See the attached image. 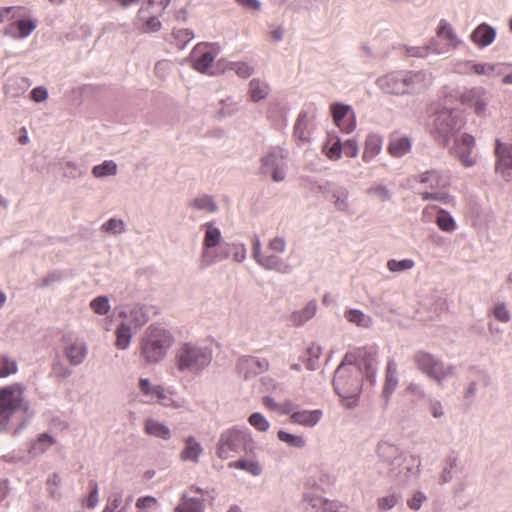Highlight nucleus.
Masks as SVG:
<instances>
[{
	"label": "nucleus",
	"instance_id": "1",
	"mask_svg": "<svg viewBox=\"0 0 512 512\" xmlns=\"http://www.w3.org/2000/svg\"><path fill=\"white\" fill-rule=\"evenodd\" d=\"M378 86L389 94H405L420 92L428 88L431 83V75L418 72H393L387 74L377 81Z\"/></svg>",
	"mask_w": 512,
	"mask_h": 512
},
{
	"label": "nucleus",
	"instance_id": "2",
	"mask_svg": "<svg viewBox=\"0 0 512 512\" xmlns=\"http://www.w3.org/2000/svg\"><path fill=\"white\" fill-rule=\"evenodd\" d=\"M173 342L174 338L167 329L150 325L141 340V355L147 362L156 363L165 357Z\"/></svg>",
	"mask_w": 512,
	"mask_h": 512
},
{
	"label": "nucleus",
	"instance_id": "3",
	"mask_svg": "<svg viewBox=\"0 0 512 512\" xmlns=\"http://www.w3.org/2000/svg\"><path fill=\"white\" fill-rule=\"evenodd\" d=\"M175 359L180 371L198 372L209 365L211 352L192 343H184L176 351Z\"/></svg>",
	"mask_w": 512,
	"mask_h": 512
},
{
	"label": "nucleus",
	"instance_id": "4",
	"mask_svg": "<svg viewBox=\"0 0 512 512\" xmlns=\"http://www.w3.org/2000/svg\"><path fill=\"white\" fill-rule=\"evenodd\" d=\"M418 182L426 185L429 189L426 191L420 192V195L423 200H434L439 201L444 204H452L454 202L453 197H451L447 192L444 191L449 185L450 180L449 177L442 174L437 170L426 171L418 176Z\"/></svg>",
	"mask_w": 512,
	"mask_h": 512
},
{
	"label": "nucleus",
	"instance_id": "5",
	"mask_svg": "<svg viewBox=\"0 0 512 512\" xmlns=\"http://www.w3.org/2000/svg\"><path fill=\"white\" fill-rule=\"evenodd\" d=\"M252 443L251 435L244 430L232 428L221 435L217 455L222 459H228L246 450L247 446Z\"/></svg>",
	"mask_w": 512,
	"mask_h": 512
},
{
	"label": "nucleus",
	"instance_id": "6",
	"mask_svg": "<svg viewBox=\"0 0 512 512\" xmlns=\"http://www.w3.org/2000/svg\"><path fill=\"white\" fill-rule=\"evenodd\" d=\"M414 362L420 371L438 383L453 374V367L445 366L441 360L428 352H417L414 355Z\"/></svg>",
	"mask_w": 512,
	"mask_h": 512
},
{
	"label": "nucleus",
	"instance_id": "7",
	"mask_svg": "<svg viewBox=\"0 0 512 512\" xmlns=\"http://www.w3.org/2000/svg\"><path fill=\"white\" fill-rule=\"evenodd\" d=\"M23 393L24 387L18 383L0 389V419H8L23 406Z\"/></svg>",
	"mask_w": 512,
	"mask_h": 512
},
{
	"label": "nucleus",
	"instance_id": "8",
	"mask_svg": "<svg viewBox=\"0 0 512 512\" xmlns=\"http://www.w3.org/2000/svg\"><path fill=\"white\" fill-rule=\"evenodd\" d=\"M476 146L475 138L470 134H462L455 141V154L464 167H472L477 163V155L473 153Z\"/></svg>",
	"mask_w": 512,
	"mask_h": 512
},
{
	"label": "nucleus",
	"instance_id": "9",
	"mask_svg": "<svg viewBox=\"0 0 512 512\" xmlns=\"http://www.w3.org/2000/svg\"><path fill=\"white\" fill-rule=\"evenodd\" d=\"M334 123L344 133H351L356 127V117L349 105L333 103L330 107Z\"/></svg>",
	"mask_w": 512,
	"mask_h": 512
},
{
	"label": "nucleus",
	"instance_id": "10",
	"mask_svg": "<svg viewBox=\"0 0 512 512\" xmlns=\"http://www.w3.org/2000/svg\"><path fill=\"white\" fill-rule=\"evenodd\" d=\"M460 102L473 109L477 115L483 116L488 105L487 93L483 88L474 87L460 95Z\"/></svg>",
	"mask_w": 512,
	"mask_h": 512
},
{
	"label": "nucleus",
	"instance_id": "11",
	"mask_svg": "<svg viewBox=\"0 0 512 512\" xmlns=\"http://www.w3.org/2000/svg\"><path fill=\"white\" fill-rule=\"evenodd\" d=\"M206 233L204 237V250L201 255V267L205 268L212 265L217 260V255L210 249L217 246L221 239V233L218 228L211 224H205Z\"/></svg>",
	"mask_w": 512,
	"mask_h": 512
},
{
	"label": "nucleus",
	"instance_id": "12",
	"mask_svg": "<svg viewBox=\"0 0 512 512\" xmlns=\"http://www.w3.org/2000/svg\"><path fill=\"white\" fill-rule=\"evenodd\" d=\"M333 386L336 393L344 399H353L358 396L360 391L359 382L356 378L345 377L343 371L339 368L336 371Z\"/></svg>",
	"mask_w": 512,
	"mask_h": 512
},
{
	"label": "nucleus",
	"instance_id": "13",
	"mask_svg": "<svg viewBox=\"0 0 512 512\" xmlns=\"http://www.w3.org/2000/svg\"><path fill=\"white\" fill-rule=\"evenodd\" d=\"M495 154L497 157L495 170L505 181L512 180V150L496 140Z\"/></svg>",
	"mask_w": 512,
	"mask_h": 512
},
{
	"label": "nucleus",
	"instance_id": "14",
	"mask_svg": "<svg viewBox=\"0 0 512 512\" xmlns=\"http://www.w3.org/2000/svg\"><path fill=\"white\" fill-rule=\"evenodd\" d=\"M284 154L281 150L273 151L262 159L265 172H271L275 181H282L285 177L284 173Z\"/></svg>",
	"mask_w": 512,
	"mask_h": 512
},
{
	"label": "nucleus",
	"instance_id": "15",
	"mask_svg": "<svg viewBox=\"0 0 512 512\" xmlns=\"http://www.w3.org/2000/svg\"><path fill=\"white\" fill-rule=\"evenodd\" d=\"M191 59L197 71L206 72L214 61V54L208 45L198 44L192 51Z\"/></svg>",
	"mask_w": 512,
	"mask_h": 512
},
{
	"label": "nucleus",
	"instance_id": "16",
	"mask_svg": "<svg viewBox=\"0 0 512 512\" xmlns=\"http://www.w3.org/2000/svg\"><path fill=\"white\" fill-rule=\"evenodd\" d=\"M254 256L263 267L276 270L282 273L289 271V266L284 263L278 254L271 252L270 254H261L260 243L257 240L254 245Z\"/></svg>",
	"mask_w": 512,
	"mask_h": 512
},
{
	"label": "nucleus",
	"instance_id": "17",
	"mask_svg": "<svg viewBox=\"0 0 512 512\" xmlns=\"http://www.w3.org/2000/svg\"><path fill=\"white\" fill-rule=\"evenodd\" d=\"M64 354L71 365H79L87 356V346L80 340L66 342Z\"/></svg>",
	"mask_w": 512,
	"mask_h": 512
},
{
	"label": "nucleus",
	"instance_id": "18",
	"mask_svg": "<svg viewBox=\"0 0 512 512\" xmlns=\"http://www.w3.org/2000/svg\"><path fill=\"white\" fill-rule=\"evenodd\" d=\"M435 128L444 138H447L457 128V118L451 111H441L437 114Z\"/></svg>",
	"mask_w": 512,
	"mask_h": 512
},
{
	"label": "nucleus",
	"instance_id": "19",
	"mask_svg": "<svg viewBox=\"0 0 512 512\" xmlns=\"http://www.w3.org/2000/svg\"><path fill=\"white\" fill-rule=\"evenodd\" d=\"M322 415L323 413L319 409L297 411L291 414L290 421L302 426L313 427L321 420Z\"/></svg>",
	"mask_w": 512,
	"mask_h": 512
},
{
	"label": "nucleus",
	"instance_id": "20",
	"mask_svg": "<svg viewBox=\"0 0 512 512\" xmlns=\"http://www.w3.org/2000/svg\"><path fill=\"white\" fill-rule=\"evenodd\" d=\"M309 503L317 512H340L345 506L338 501H331L320 496L311 497Z\"/></svg>",
	"mask_w": 512,
	"mask_h": 512
},
{
	"label": "nucleus",
	"instance_id": "21",
	"mask_svg": "<svg viewBox=\"0 0 512 512\" xmlns=\"http://www.w3.org/2000/svg\"><path fill=\"white\" fill-rule=\"evenodd\" d=\"M411 149V141L406 136H393L388 145V152L394 157H401Z\"/></svg>",
	"mask_w": 512,
	"mask_h": 512
},
{
	"label": "nucleus",
	"instance_id": "22",
	"mask_svg": "<svg viewBox=\"0 0 512 512\" xmlns=\"http://www.w3.org/2000/svg\"><path fill=\"white\" fill-rule=\"evenodd\" d=\"M36 28V23L31 19H22L9 25L8 31L14 37L24 38L29 36Z\"/></svg>",
	"mask_w": 512,
	"mask_h": 512
},
{
	"label": "nucleus",
	"instance_id": "23",
	"mask_svg": "<svg viewBox=\"0 0 512 512\" xmlns=\"http://www.w3.org/2000/svg\"><path fill=\"white\" fill-rule=\"evenodd\" d=\"M382 149V138L376 134L368 135L365 141L363 160L370 161L380 153Z\"/></svg>",
	"mask_w": 512,
	"mask_h": 512
},
{
	"label": "nucleus",
	"instance_id": "24",
	"mask_svg": "<svg viewBox=\"0 0 512 512\" xmlns=\"http://www.w3.org/2000/svg\"><path fill=\"white\" fill-rule=\"evenodd\" d=\"M202 451L203 449L200 443L197 442L193 437H188L185 440V448L181 452V459L184 461L190 460L197 463Z\"/></svg>",
	"mask_w": 512,
	"mask_h": 512
},
{
	"label": "nucleus",
	"instance_id": "25",
	"mask_svg": "<svg viewBox=\"0 0 512 512\" xmlns=\"http://www.w3.org/2000/svg\"><path fill=\"white\" fill-rule=\"evenodd\" d=\"M473 42L480 46L491 44L495 38L494 30L487 25H480L471 35Z\"/></svg>",
	"mask_w": 512,
	"mask_h": 512
},
{
	"label": "nucleus",
	"instance_id": "26",
	"mask_svg": "<svg viewBox=\"0 0 512 512\" xmlns=\"http://www.w3.org/2000/svg\"><path fill=\"white\" fill-rule=\"evenodd\" d=\"M241 369H247L251 374H260L266 371L269 367V362L266 359H257L255 357H248L241 361Z\"/></svg>",
	"mask_w": 512,
	"mask_h": 512
},
{
	"label": "nucleus",
	"instance_id": "27",
	"mask_svg": "<svg viewBox=\"0 0 512 512\" xmlns=\"http://www.w3.org/2000/svg\"><path fill=\"white\" fill-rule=\"evenodd\" d=\"M228 466L230 468L245 470L253 476H258L262 472L260 463L254 459H240L230 462Z\"/></svg>",
	"mask_w": 512,
	"mask_h": 512
},
{
	"label": "nucleus",
	"instance_id": "28",
	"mask_svg": "<svg viewBox=\"0 0 512 512\" xmlns=\"http://www.w3.org/2000/svg\"><path fill=\"white\" fill-rule=\"evenodd\" d=\"M145 432L149 435L159 437L162 439L170 438L169 428L154 419H148L145 422Z\"/></svg>",
	"mask_w": 512,
	"mask_h": 512
},
{
	"label": "nucleus",
	"instance_id": "29",
	"mask_svg": "<svg viewBox=\"0 0 512 512\" xmlns=\"http://www.w3.org/2000/svg\"><path fill=\"white\" fill-rule=\"evenodd\" d=\"M203 503L199 499L188 498L186 494H183L180 503L175 508V512H202Z\"/></svg>",
	"mask_w": 512,
	"mask_h": 512
},
{
	"label": "nucleus",
	"instance_id": "30",
	"mask_svg": "<svg viewBox=\"0 0 512 512\" xmlns=\"http://www.w3.org/2000/svg\"><path fill=\"white\" fill-rule=\"evenodd\" d=\"M294 136L302 142L310 139L309 122L306 113H301L294 126Z\"/></svg>",
	"mask_w": 512,
	"mask_h": 512
},
{
	"label": "nucleus",
	"instance_id": "31",
	"mask_svg": "<svg viewBox=\"0 0 512 512\" xmlns=\"http://www.w3.org/2000/svg\"><path fill=\"white\" fill-rule=\"evenodd\" d=\"M139 22H142L139 25V30L143 33L156 32L161 28V22L157 17H149L145 19L143 9H140L138 12V23Z\"/></svg>",
	"mask_w": 512,
	"mask_h": 512
},
{
	"label": "nucleus",
	"instance_id": "32",
	"mask_svg": "<svg viewBox=\"0 0 512 512\" xmlns=\"http://www.w3.org/2000/svg\"><path fill=\"white\" fill-rule=\"evenodd\" d=\"M249 93L251 99L257 102L264 99L268 95L269 88L265 83L257 79H253L249 83Z\"/></svg>",
	"mask_w": 512,
	"mask_h": 512
},
{
	"label": "nucleus",
	"instance_id": "33",
	"mask_svg": "<svg viewBox=\"0 0 512 512\" xmlns=\"http://www.w3.org/2000/svg\"><path fill=\"white\" fill-rule=\"evenodd\" d=\"M132 333L127 324H120L116 329V342L115 345L118 349H126L131 341Z\"/></svg>",
	"mask_w": 512,
	"mask_h": 512
},
{
	"label": "nucleus",
	"instance_id": "34",
	"mask_svg": "<svg viewBox=\"0 0 512 512\" xmlns=\"http://www.w3.org/2000/svg\"><path fill=\"white\" fill-rule=\"evenodd\" d=\"M436 224L442 231L453 232L456 229V222L447 211L439 209L436 217Z\"/></svg>",
	"mask_w": 512,
	"mask_h": 512
},
{
	"label": "nucleus",
	"instance_id": "35",
	"mask_svg": "<svg viewBox=\"0 0 512 512\" xmlns=\"http://www.w3.org/2000/svg\"><path fill=\"white\" fill-rule=\"evenodd\" d=\"M172 37L177 48L183 49L194 38V33L190 29L179 28L173 30Z\"/></svg>",
	"mask_w": 512,
	"mask_h": 512
},
{
	"label": "nucleus",
	"instance_id": "36",
	"mask_svg": "<svg viewBox=\"0 0 512 512\" xmlns=\"http://www.w3.org/2000/svg\"><path fill=\"white\" fill-rule=\"evenodd\" d=\"M316 313V303H308L301 311L294 312L292 320L295 324L301 325L311 319Z\"/></svg>",
	"mask_w": 512,
	"mask_h": 512
},
{
	"label": "nucleus",
	"instance_id": "37",
	"mask_svg": "<svg viewBox=\"0 0 512 512\" xmlns=\"http://www.w3.org/2000/svg\"><path fill=\"white\" fill-rule=\"evenodd\" d=\"M437 35L438 37L446 40L448 46L456 47L458 43L457 36L455 35L452 27L448 23L443 21L440 23L437 30Z\"/></svg>",
	"mask_w": 512,
	"mask_h": 512
},
{
	"label": "nucleus",
	"instance_id": "38",
	"mask_svg": "<svg viewBox=\"0 0 512 512\" xmlns=\"http://www.w3.org/2000/svg\"><path fill=\"white\" fill-rule=\"evenodd\" d=\"M92 173L97 178L115 175L117 173V165L115 162L107 160L102 164L95 166Z\"/></svg>",
	"mask_w": 512,
	"mask_h": 512
},
{
	"label": "nucleus",
	"instance_id": "39",
	"mask_svg": "<svg viewBox=\"0 0 512 512\" xmlns=\"http://www.w3.org/2000/svg\"><path fill=\"white\" fill-rule=\"evenodd\" d=\"M17 363L6 355L0 354V377H7L17 372Z\"/></svg>",
	"mask_w": 512,
	"mask_h": 512
},
{
	"label": "nucleus",
	"instance_id": "40",
	"mask_svg": "<svg viewBox=\"0 0 512 512\" xmlns=\"http://www.w3.org/2000/svg\"><path fill=\"white\" fill-rule=\"evenodd\" d=\"M345 318L349 322L355 323V324H357L359 326H362V327H368L370 325V322H371L370 318L368 316H366L360 310H356V309L348 310L345 313Z\"/></svg>",
	"mask_w": 512,
	"mask_h": 512
},
{
	"label": "nucleus",
	"instance_id": "41",
	"mask_svg": "<svg viewBox=\"0 0 512 512\" xmlns=\"http://www.w3.org/2000/svg\"><path fill=\"white\" fill-rule=\"evenodd\" d=\"M278 438L292 447L302 448L305 445V439L302 436L293 435L283 430L278 432Z\"/></svg>",
	"mask_w": 512,
	"mask_h": 512
},
{
	"label": "nucleus",
	"instance_id": "42",
	"mask_svg": "<svg viewBox=\"0 0 512 512\" xmlns=\"http://www.w3.org/2000/svg\"><path fill=\"white\" fill-rule=\"evenodd\" d=\"M91 309L99 315H106L110 310L109 300L105 296H98L90 302Z\"/></svg>",
	"mask_w": 512,
	"mask_h": 512
},
{
	"label": "nucleus",
	"instance_id": "43",
	"mask_svg": "<svg viewBox=\"0 0 512 512\" xmlns=\"http://www.w3.org/2000/svg\"><path fill=\"white\" fill-rule=\"evenodd\" d=\"M249 424L260 432H266L270 428L269 421L261 413H253L248 418Z\"/></svg>",
	"mask_w": 512,
	"mask_h": 512
},
{
	"label": "nucleus",
	"instance_id": "44",
	"mask_svg": "<svg viewBox=\"0 0 512 512\" xmlns=\"http://www.w3.org/2000/svg\"><path fill=\"white\" fill-rule=\"evenodd\" d=\"M400 497L396 493H391L387 496L379 497L377 499V506L380 511H387L392 509L399 501Z\"/></svg>",
	"mask_w": 512,
	"mask_h": 512
},
{
	"label": "nucleus",
	"instance_id": "45",
	"mask_svg": "<svg viewBox=\"0 0 512 512\" xmlns=\"http://www.w3.org/2000/svg\"><path fill=\"white\" fill-rule=\"evenodd\" d=\"M192 206L196 209L204 210L207 212H214L216 210V205L213 202V199L207 195L196 198L192 202Z\"/></svg>",
	"mask_w": 512,
	"mask_h": 512
},
{
	"label": "nucleus",
	"instance_id": "46",
	"mask_svg": "<svg viewBox=\"0 0 512 512\" xmlns=\"http://www.w3.org/2000/svg\"><path fill=\"white\" fill-rule=\"evenodd\" d=\"M387 267L391 272H401L410 270L414 267V261L411 259L395 260L391 259L387 263Z\"/></svg>",
	"mask_w": 512,
	"mask_h": 512
},
{
	"label": "nucleus",
	"instance_id": "47",
	"mask_svg": "<svg viewBox=\"0 0 512 512\" xmlns=\"http://www.w3.org/2000/svg\"><path fill=\"white\" fill-rule=\"evenodd\" d=\"M228 68L241 78H248L253 72V67L246 62H231Z\"/></svg>",
	"mask_w": 512,
	"mask_h": 512
},
{
	"label": "nucleus",
	"instance_id": "48",
	"mask_svg": "<svg viewBox=\"0 0 512 512\" xmlns=\"http://www.w3.org/2000/svg\"><path fill=\"white\" fill-rule=\"evenodd\" d=\"M153 399H156L160 404L164 406L173 405V400L166 394L165 389L160 385L153 387Z\"/></svg>",
	"mask_w": 512,
	"mask_h": 512
},
{
	"label": "nucleus",
	"instance_id": "49",
	"mask_svg": "<svg viewBox=\"0 0 512 512\" xmlns=\"http://www.w3.org/2000/svg\"><path fill=\"white\" fill-rule=\"evenodd\" d=\"M342 143L339 139H337L332 145L328 148L325 146L326 156L331 160H338L342 154Z\"/></svg>",
	"mask_w": 512,
	"mask_h": 512
},
{
	"label": "nucleus",
	"instance_id": "50",
	"mask_svg": "<svg viewBox=\"0 0 512 512\" xmlns=\"http://www.w3.org/2000/svg\"><path fill=\"white\" fill-rule=\"evenodd\" d=\"M90 493L83 503L87 508H94L98 503V485L95 481L90 482Z\"/></svg>",
	"mask_w": 512,
	"mask_h": 512
},
{
	"label": "nucleus",
	"instance_id": "51",
	"mask_svg": "<svg viewBox=\"0 0 512 512\" xmlns=\"http://www.w3.org/2000/svg\"><path fill=\"white\" fill-rule=\"evenodd\" d=\"M103 229L114 234L121 233L124 230V223L122 220L112 218L103 225Z\"/></svg>",
	"mask_w": 512,
	"mask_h": 512
},
{
	"label": "nucleus",
	"instance_id": "52",
	"mask_svg": "<svg viewBox=\"0 0 512 512\" xmlns=\"http://www.w3.org/2000/svg\"><path fill=\"white\" fill-rule=\"evenodd\" d=\"M342 145V152L346 157L354 158L357 156L358 145L354 140H347Z\"/></svg>",
	"mask_w": 512,
	"mask_h": 512
},
{
	"label": "nucleus",
	"instance_id": "53",
	"mask_svg": "<svg viewBox=\"0 0 512 512\" xmlns=\"http://www.w3.org/2000/svg\"><path fill=\"white\" fill-rule=\"evenodd\" d=\"M493 313L495 318L501 322H508L510 319L509 311L503 303L496 304Z\"/></svg>",
	"mask_w": 512,
	"mask_h": 512
},
{
	"label": "nucleus",
	"instance_id": "54",
	"mask_svg": "<svg viewBox=\"0 0 512 512\" xmlns=\"http://www.w3.org/2000/svg\"><path fill=\"white\" fill-rule=\"evenodd\" d=\"M285 250V241L282 238L276 237L269 242L268 252L276 254L283 253Z\"/></svg>",
	"mask_w": 512,
	"mask_h": 512
},
{
	"label": "nucleus",
	"instance_id": "55",
	"mask_svg": "<svg viewBox=\"0 0 512 512\" xmlns=\"http://www.w3.org/2000/svg\"><path fill=\"white\" fill-rule=\"evenodd\" d=\"M472 71L478 75H491L495 70V65L492 64H473Z\"/></svg>",
	"mask_w": 512,
	"mask_h": 512
},
{
	"label": "nucleus",
	"instance_id": "56",
	"mask_svg": "<svg viewBox=\"0 0 512 512\" xmlns=\"http://www.w3.org/2000/svg\"><path fill=\"white\" fill-rule=\"evenodd\" d=\"M425 500V496L421 492H416L412 498L407 501V505L412 510L420 509L422 502Z\"/></svg>",
	"mask_w": 512,
	"mask_h": 512
},
{
	"label": "nucleus",
	"instance_id": "57",
	"mask_svg": "<svg viewBox=\"0 0 512 512\" xmlns=\"http://www.w3.org/2000/svg\"><path fill=\"white\" fill-rule=\"evenodd\" d=\"M335 201L334 204L337 209L341 211H345L348 208V194L347 192H341L339 195H334Z\"/></svg>",
	"mask_w": 512,
	"mask_h": 512
},
{
	"label": "nucleus",
	"instance_id": "58",
	"mask_svg": "<svg viewBox=\"0 0 512 512\" xmlns=\"http://www.w3.org/2000/svg\"><path fill=\"white\" fill-rule=\"evenodd\" d=\"M411 57H426L430 53L429 47H411L406 51Z\"/></svg>",
	"mask_w": 512,
	"mask_h": 512
},
{
	"label": "nucleus",
	"instance_id": "59",
	"mask_svg": "<svg viewBox=\"0 0 512 512\" xmlns=\"http://www.w3.org/2000/svg\"><path fill=\"white\" fill-rule=\"evenodd\" d=\"M156 504H157L156 498H154L152 496H145V497H141L137 500L136 507L139 509H145V508L152 507Z\"/></svg>",
	"mask_w": 512,
	"mask_h": 512
},
{
	"label": "nucleus",
	"instance_id": "60",
	"mask_svg": "<svg viewBox=\"0 0 512 512\" xmlns=\"http://www.w3.org/2000/svg\"><path fill=\"white\" fill-rule=\"evenodd\" d=\"M140 391L146 395L153 398V387L148 379L141 378L139 381Z\"/></svg>",
	"mask_w": 512,
	"mask_h": 512
},
{
	"label": "nucleus",
	"instance_id": "61",
	"mask_svg": "<svg viewBox=\"0 0 512 512\" xmlns=\"http://www.w3.org/2000/svg\"><path fill=\"white\" fill-rule=\"evenodd\" d=\"M32 99L36 102H42L46 100L48 93L45 88L36 87L31 92Z\"/></svg>",
	"mask_w": 512,
	"mask_h": 512
},
{
	"label": "nucleus",
	"instance_id": "62",
	"mask_svg": "<svg viewBox=\"0 0 512 512\" xmlns=\"http://www.w3.org/2000/svg\"><path fill=\"white\" fill-rule=\"evenodd\" d=\"M132 314L135 317V326H142L144 325L148 318L146 314L143 312L142 308H136L132 311Z\"/></svg>",
	"mask_w": 512,
	"mask_h": 512
},
{
	"label": "nucleus",
	"instance_id": "63",
	"mask_svg": "<svg viewBox=\"0 0 512 512\" xmlns=\"http://www.w3.org/2000/svg\"><path fill=\"white\" fill-rule=\"evenodd\" d=\"M262 403L267 409L278 412L279 403H276L273 398L265 396L262 399Z\"/></svg>",
	"mask_w": 512,
	"mask_h": 512
},
{
	"label": "nucleus",
	"instance_id": "64",
	"mask_svg": "<svg viewBox=\"0 0 512 512\" xmlns=\"http://www.w3.org/2000/svg\"><path fill=\"white\" fill-rule=\"evenodd\" d=\"M431 413L435 418H439L444 415L443 407L440 402L436 401L431 404Z\"/></svg>",
	"mask_w": 512,
	"mask_h": 512
}]
</instances>
